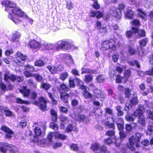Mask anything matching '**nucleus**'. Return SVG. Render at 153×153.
<instances>
[{
  "label": "nucleus",
  "instance_id": "nucleus-21",
  "mask_svg": "<svg viewBox=\"0 0 153 153\" xmlns=\"http://www.w3.org/2000/svg\"><path fill=\"white\" fill-rule=\"evenodd\" d=\"M4 79L7 82L11 81L13 82L16 80V76L14 75L11 74L9 75L7 73H6L4 75Z\"/></svg>",
  "mask_w": 153,
  "mask_h": 153
},
{
  "label": "nucleus",
  "instance_id": "nucleus-45",
  "mask_svg": "<svg viewBox=\"0 0 153 153\" xmlns=\"http://www.w3.org/2000/svg\"><path fill=\"white\" fill-rule=\"evenodd\" d=\"M55 122H52L50 123L49 127L50 128L53 130L57 131L59 129V126Z\"/></svg>",
  "mask_w": 153,
  "mask_h": 153
},
{
  "label": "nucleus",
  "instance_id": "nucleus-58",
  "mask_svg": "<svg viewBox=\"0 0 153 153\" xmlns=\"http://www.w3.org/2000/svg\"><path fill=\"white\" fill-rule=\"evenodd\" d=\"M24 74L27 78L33 77L34 74H32L30 71L25 70L24 72Z\"/></svg>",
  "mask_w": 153,
  "mask_h": 153
},
{
  "label": "nucleus",
  "instance_id": "nucleus-50",
  "mask_svg": "<svg viewBox=\"0 0 153 153\" xmlns=\"http://www.w3.org/2000/svg\"><path fill=\"white\" fill-rule=\"evenodd\" d=\"M82 94L85 99H91L92 98V94L89 91H86L85 92H83Z\"/></svg>",
  "mask_w": 153,
  "mask_h": 153
},
{
  "label": "nucleus",
  "instance_id": "nucleus-37",
  "mask_svg": "<svg viewBox=\"0 0 153 153\" xmlns=\"http://www.w3.org/2000/svg\"><path fill=\"white\" fill-rule=\"evenodd\" d=\"M125 91L124 92V94L126 98L129 99L131 96V90L128 88H126L125 89Z\"/></svg>",
  "mask_w": 153,
  "mask_h": 153
},
{
  "label": "nucleus",
  "instance_id": "nucleus-42",
  "mask_svg": "<svg viewBox=\"0 0 153 153\" xmlns=\"http://www.w3.org/2000/svg\"><path fill=\"white\" fill-rule=\"evenodd\" d=\"M128 51L130 55H133L135 54L137 52L135 49L134 48L131 46H128Z\"/></svg>",
  "mask_w": 153,
  "mask_h": 153
},
{
  "label": "nucleus",
  "instance_id": "nucleus-43",
  "mask_svg": "<svg viewBox=\"0 0 153 153\" xmlns=\"http://www.w3.org/2000/svg\"><path fill=\"white\" fill-rule=\"evenodd\" d=\"M16 102L18 104H30V102L27 100H24L20 98H16Z\"/></svg>",
  "mask_w": 153,
  "mask_h": 153
},
{
  "label": "nucleus",
  "instance_id": "nucleus-2",
  "mask_svg": "<svg viewBox=\"0 0 153 153\" xmlns=\"http://www.w3.org/2000/svg\"><path fill=\"white\" fill-rule=\"evenodd\" d=\"M142 134L141 133L137 132L135 133V136H131L129 138L128 142L127 143V147L132 151H135V148L134 147L135 145L136 147H139L140 143Z\"/></svg>",
  "mask_w": 153,
  "mask_h": 153
},
{
  "label": "nucleus",
  "instance_id": "nucleus-19",
  "mask_svg": "<svg viewBox=\"0 0 153 153\" xmlns=\"http://www.w3.org/2000/svg\"><path fill=\"white\" fill-rule=\"evenodd\" d=\"M128 8L124 13L125 18L128 19H133L134 15V12L131 7H128Z\"/></svg>",
  "mask_w": 153,
  "mask_h": 153
},
{
  "label": "nucleus",
  "instance_id": "nucleus-52",
  "mask_svg": "<svg viewBox=\"0 0 153 153\" xmlns=\"http://www.w3.org/2000/svg\"><path fill=\"white\" fill-rule=\"evenodd\" d=\"M138 121L143 126L146 125L145 117L144 116L139 117Z\"/></svg>",
  "mask_w": 153,
  "mask_h": 153
},
{
  "label": "nucleus",
  "instance_id": "nucleus-54",
  "mask_svg": "<svg viewBox=\"0 0 153 153\" xmlns=\"http://www.w3.org/2000/svg\"><path fill=\"white\" fill-rule=\"evenodd\" d=\"M10 147L9 148V150L11 153H15L18 151V148L15 146L10 144Z\"/></svg>",
  "mask_w": 153,
  "mask_h": 153
},
{
  "label": "nucleus",
  "instance_id": "nucleus-27",
  "mask_svg": "<svg viewBox=\"0 0 153 153\" xmlns=\"http://www.w3.org/2000/svg\"><path fill=\"white\" fill-rule=\"evenodd\" d=\"M54 136L56 138H59V139L62 140H65L67 136L64 134L60 133L59 131H55L54 132Z\"/></svg>",
  "mask_w": 153,
  "mask_h": 153
},
{
  "label": "nucleus",
  "instance_id": "nucleus-24",
  "mask_svg": "<svg viewBox=\"0 0 153 153\" xmlns=\"http://www.w3.org/2000/svg\"><path fill=\"white\" fill-rule=\"evenodd\" d=\"M10 144L8 143H3L0 147L1 151L3 153H6L7 151L9 150V148L10 147Z\"/></svg>",
  "mask_w": 153,
  "mask_h": 153
},
{
  "label": "nucleus",
  "instance_id": "nucleus-53",
  "mask_svg": "<svg viewBox=\"0 0 153 153\" xmlns=\"http://www.w3.org/2000/svg\"><path fill=\"white\" fill-rule=\"evenodd\" d=\"M25 70H27L31 72L36 71L34 67L29 64H27L25 66Z\"/></svg>",
  "mask_w": 153,
  "mask_h": 153
},
{
  "label": "nucleus",
  "instance_id": "nucleus-57",
  "mask_svg": "<svg viewBox=\"0 0 153 153\" xmlns=\"http://www.w3.org/2000/svg\"><path fill=\"white\" fill-rule=\"evenodd\" d=\"M153 134V125H149L147 130L146 134L150 135Z\"/></svg>",
  "mask_w": 153,
  "mask_h": 153
},
{
  "label": "nucleus",
  "instance_id": "nucleus-5",
  "mask_svg": "<svg viewBox=\"0 0 153 153\" xmlns=\"http://www.w3.org/2000/svg\"><path fill=\"white\" fill-rule=\"evenodd\" d=\"M56 44V50L58 51L62 49L68 50L71 47V44L68 42L63 40L59 41Z\"/></svg>",
  "mask_w": 153,
  "mask_h": 153
},
{
  "label": "nucleus",
  "instance_id": "nucleus-35",
  "mask_svg": "<svg viewBox=\"0 0 153 153\" xmlns=\"http://www.w3.org/2000/svg\"><path fill=\"white\" fill-rule=\"evenodd\" d=\"M143 114V111L142 110L137 109L133 113L134 116L138 117H139L142 116Z\"/></svg>",
  "mask_w": 153,
  "mask_h": 153
},
{
  "label": "nucleus",
  "instance_id": "nucleus-28",
  "mask_svg": "<svg viewBox=\"0 0 153 153\" xmlns=\"http://www.w3.org/2000/svg\"><path fill=\"white\" fill-rule=\"evenodd\" d=\"M8 16L9 18L11 19L16 24H19L22 22V20H20L19 19L13 17L11 13H9Z\"/></svg>",
  "mask_w": 153,
  "mask_h": 153
},
{
  "label": "nucleus",
  "instance_id": "nucleus-47",
  "mask_svg": "<svg viewBox=\"0 0 153 153\" xmlns=\"http://www.w3.org/2000/svg\"><path fill=\"white\" fill-rule=\"evenodd\" d=\"M105 125L109 128L112 129L113 130L115 128V126L113 123H110L109 121H107L105 123Z\"/></svg>",
  "mask_w": 153,
  "mask_h": 153
},
{
  "label": "nucleus",
  "instance_id": "nucleus-22",
  "mask_svg": "<svg viewBox=\"0 0 153 153\" xmlns=\"http://www.w3.org/2000/svg\"><path fill=\"white\" fill-rule=\"evenodd\" d=\"M61 122L60 127L61 129H64L65 125L69 123V120L68 118L65 116H62L60 118Z\"/></svg>",
  "mask_w": 153,
  "mask_h": 153
},
{
  "label": "nucleus",
  "instance_id": "nucleus-31",
  "mask_svg": "<svg viewBox=\"0 0 153 153\" xmlns=\"http://www.w3.org/2000/svg\"><path fill=\"white\" fill-rule=\"evenodd\" d=\"M33 77L36 81L38 82H42L44 81V79L42 76L39 74L34 73Z\"/></svg>",
  "mask_w": 153,
  "mask_h": 153
},
{
  "label": "nucleus",
  "instance_id": "nucleus-30",
  "mask_svg": "<svg viewBox=\"0 0 153 153\" xmlns=\"http://www.w3.org/2000/svg\"><path fill=\"white\" fill-rule=\"evenodd\" d=\"M105 135L109 136V137H110L114 139H116V137L115 136V132L113 130L107 131L105 132Z\"/></svg>",
  "mask_w": 153,
  "mask_h": 153
},
{
  "label": "nucleus",
  "instance_id": "nucleus-44",
  "mask_svg": "<svg viewBox=\"0 0 153 153\" xmlns=\"http://www.w3.org/2000/svg\"><path fill=\"white\" fill-rule=\"evenodd\" d=\"M44 48L47 50H52L54 49V45L52 44H45L43 45Z\"/></svg>",
  "mask_w": 153,
  "mask_h": 153
},
{
  "label": "nucleus",
  "instance_id": "nucleus-33",
  "mask_svg": "<svg viewBox=\"0 0 153 153\" xmlns=\"http://www.w3.org/2000/svg\"><path fill=\"white\" fill-rule=\"evenodd\" d=\"M51 87L50 84H48L47 82L44 83L42 82L41 84L40 88L45 90L46 91H48L50 89Z\"/></svg>",
  "mask_w": 153,
  "mask_h": 153
},
{
  "label": "nucleus",
  "instance_id": "nucleus-61",
  "mask_svg": "<svg viewBox=\"0 0 153 153\" xmlns=\"http://www.w3.org/2000/svg\"><path fill=\"white\" fill-rule=\"evenodd\" d=\"M133 31L131 30H127L125 33V35L126 37L128 39H131L133 35Z\"/></svg>",
  "mask_w": 153,
  "mask_h": 153
},
{
  "label": "nucleus",
  "instance_id": "nucleus-60",
  "mask_svg": "<svg viewBox=\"0 0 153 153\" xmlns=\"http://www.w3.org/2000/svg\"><path fill=\"white\" fill-rule=\"evenodd\" d=\"M123 79V76H121L120 74H117L116 76L115 82L117 83H120L122 82Z\"/></svg>",
  "mask_w": 153,
  "mask_h": 153
},
{
  "label": "nucleus",
  "instance_id": "nucleus-34",
  "mask_svg": "<svg viewBox=\"0 0 153 153\" xmlns=\"http://www.w3.org/2000/svg\"><path fill=\"white\" fill-rule=\"evenodd\" d=\"M94 95L96 98H99L101 95V90L97 89H94L93 91Z\"/></svg>",
  "mask_w": 153,
  "mask_h": 153
},
{
  "label": "nucleus",
  "instance_id": "nucleus-38",
  "mask_svg": "<svg viewBox=\"0 0 153 153\" xmlns=\"http://www.w3.org/2000/svg\"><path fill=\"white\" fill-rule=\"evenodd\" d=\"M116 110L117 111V115L118 116H121L124 114L123 112L121 110L122 107L120 105H117L115 108Z\"/></svg>",
  "mask_w": 153,
  "mask_h": 153
},
{
  "label": "nucleus",
  "instance_id": "nucleus-4",
  "mask_svg": "<svg viewBox=\"0 0 153 153\" xmlns=\"http://www.w3.org/2000/svg\"><path fill=\"white\" fill-rule=\"evenodd\" d=\"M90 149L94 152L100 151V152L99 153H106L107 152V149L104 146H100V144L97 143H95L92 144L90 147Z\"/></svg>",
  "mask_w": 153,
  "mask_h": 153
},
{
  "label": "nucleus",
  "instance_id": "nucleus-7",
  "mask_svg": "<svg viewBox=\"0 0 153 153\" xmlns=\"http://www.w3.org/2000/svg\"><path fill=\"white\" fill-rule=\"evenodd\" d=\"M42 127L43 128V131L41 130V128L38 126L35 127L34 129V138H38L39 136H41L42 134L44 135L45 134L46 126L45 124H43L42 125Z\"/></svg>",
  "mask_w": 153,
  "mask_h": 153
},
{
  "label": "nucleus",
  "instance_id": "nucleus-29",
  "mask_svg": "<svg viewBox=\"0 0 153 153\" xmlns=\"http://www.w3.org/2000/svg\"><path fill=\"white\" fill-rule=\"evenodd\" d=\"M148 42V39L147 38L140 40L139 41V43L140 48L142 49L143 47L146 46Z\"/></svg>",
  "mask_w": 153,
  "mask_h": 153
},
{
  "label": "nucleus",
  "instance_id": "nucleus-20",
  "mask_svg": "<svg viewBox=\"0 0 153 153\" xmlns=\"http://www.w3.org/2000/svg\"><path fill=\"white\" fill-rule=\"evenodd\" d=\"M58 91L60 93L62 92L67 93L70 90V88L64 83H61L57 88Z\"/></svg>",
  "mask_w": 153,
  "mask_h": 153
},
{
  "label": "nucleus",
  "instance_id": "nucleus-62",
  "mask_svg": "<svg viewBox=\"0 0 153 153\" xmlns=\"http://www.w3.org/2000/svg\"><path fill=\"white\" fill-rule=\"evenodd\" d=\"M96 79L98 82L100 83L104 81L105 80V78L103 77V75L100 74L97 77Z\"/></svg>",
  "mask_w": 153,
  "mask_h": 153
},
{
  "label": "nucleus",
  "instance_id": "nucleus-6",
  "mask_svg": "<svg viewBox=\"0 0 153 153\" xmlns=\"http://www.w3.org/2000/svg\"><path fill=\"white\" fill-rule=\"evenodd\" d=\"M16 57L15 58L14 61L15 63L18 64L19 66H23V63L22 61H25L27 59V56L25 55H24L19 51H18L16 53Z\"/></svg>",
  "mask_w": 153,
  "mask_h": 153
},
{
  "label": "nucleus",
  "instance_id": "nucleus-26",
  "mask_svg": "<svg viewBox=\"0 0 153 153\" xmlns=\"http://www.w3.org/2000/svg\"><path fill=\"white\" fill-rule=\"evenodd\" d=\"M129 101L130 102L129 104V105L131 107L133 106L137 105L138 102L139 100L137 96H134L131 97Z\"/></svg>",
  "mask_w": 153,
  "mask_h": 153
},
{
  "label": "nucleus",
  "instance_id": "nucleus-17",
  "mask_svg": "<svg viewBox=\"0 0 153 153\" xmlns=\"http://www.w3.org/2000/svg\"><path fill=\"white\" fill-rule=\"evenodd\" d=\"M137 15L138 17L144 20L147 19V13L141 8L137 9Z\"/></svg>",
  "mask_w": 153,
  "mask_h": 153
},
{
  "label": "nucleus",
  "instance_id": "nucleus-51",
  "mask_svg": "<svg viewBox=\"0 0 153 153\" xmlns=\"http://www.w3.org/2000/svg\"><path fill=\"white\" fill-rule=\"evenodd\" d=\"M74 126L72 124H69L67 126L65 131L66 132H71L73 130Z\"/></svg>",
  "mask_w": 153,
  "mask_h": 153
},
{
  "label": "nucleus",
  "instance_id": "nucleus-10",
  "mask_svg": "<svg viewBox=\"0 0 153 153\" xmlns=\"http://www.w3.org/2000/svg\"><path fill=\"white\" fill-rule=\"evenodd\" d=\"M28 45L31 48L38 50L41 48L42 45L40 42L33 39L29 40Z\"/></svg>",
  "mask_w": 153,
  "mask_h": 153
},
{
  "label": "nucleus",
  "instance_id": "nucleus-14",
  "mask_svg": "<svg viewBox=\"0 0 153 153\" xmlns=\"http://www.w3.org/2000/svg\"><path fill=\"white\" fill-rule=\"evenodd\" d=\"M19 91L24 97H28L30 95L31 90L26 86H23L22 88L19 90Z\"/></svg>",
  "mask_w": 153,
  "mask_h": 153
},
{
  "label": "nucleus",
  "instance_id": "nucleus-32",
  "mask_svg": "<svg viewBox=\"0 0 153 153\" xmlns=\"http://www.w3.org/2000/svg\"><path fill=\"white\" fill-rule=\"evenodd\" d=\"M110 28L109 26L105 25V26H103L102 27L99 28V31L100 33H105L108 32V30H110Z\"/></svg>",
  "mask_w": 153,
  "mask_h": 153
},
{
  "label": "nucleus",
  "instance_id": "nucleus-64",
  "mask_svg": "<svg viewBox=\"0 0 153 153\" xmlns=\"http://www.w3.org/2000/svg\"><path fill=\"white\" fill-rule=\"evenodd\" d=\"M3 111L6 117H11L13 115V113L8 109H3Z\"/></svg>",
  "mask_w": 153,
  "mask_h": 153
},
{
  "label": "nucleus",
  "instance_id": "nucleus-41",
  "mask_svg": "<svg viewBox=\"0 0 153 153\" xmlns=\"http://www.w3.org/2000/svg\"><path fill=\"white\" fill-rule=\"evenodd\" d=\"M70 149L72 151L76 152L79 150V147L76 144L71 143L70 146Z\"/></svg>",
  "mask_w": 153,
  "mask_h": 153
},
{
  "label": "nucleus",
  "instance_id": "nucleus-48",
  "mask_svg": "<svg viewBox=\"0 0 153 153\" xmlns=\"http://www.w3.org/2000/svg\"><path fill=\"white\" fill-rule=\"evenodd\" d=\"M113 140H114V139H112L110 137H108V138L104 139V142L105 145H110L113 143Z\"/></svg>",
  "mask_w": 153,
  "mask_h": 153
},
{
  "label": "nucleus",
  "instance_id": "nucleus-12",
  "mask_svg": "<svg viewBox=\"0 0 153 153\" xmlns=\"http://www.w3.org/2000/svg\"><path fill=\"white\" fill-rule=\"evenodd\" d=\"M13 13L20 18H22L25 15L24 13L18 7L11 10Z\"/></svg>",
  "mask_w": 153,
  "mask_h": 153
},
{
  "label": "nucleus",
  "instance_id": "nucleus-40",
  "mask_svg": "<svg viewBox=\"0 0 153 153\" xmlns=\"http://www.w3.org/2000/svg\"><path fill=\"white\" fill-rule=\"evenodd\" d=\"M45 64V62L42 60L38 59L36 60L34 63L36 66L38 67H41L43 66Z\"/></svg>",
  "mask_w": 153,
  "mask_h": 153
},
{
  "label": "nucleus",
  "instance_id": "nucleus-25",
  "mask_svg": "<svg viewBox=\"0 0 153 153\" xmlns=\"http://www.w3.org/2000/svg\"><path fill=\"white\" fill-rule=\"evenodd\" d=\"M47 68L52 74H56L59 71L58 67L49 65L47 66Z\"/></svg>",
  "mask_w": 153,
  "mask_h": 153
},
{
  "label": "nucleus",
  "instance_id": "nucleus-15",
  "mask_svg": "<svg viewBox=\"0 0 153 153\" xmlns=\"http://www.w3.org/2000/svg\"><path fill=\"white\" fill-rule=\"evenodd\" d=\"M60 97L61 100L63 103L66 105L68 103V99L70 97L68 94L62 92L60 93Z\"/></svg>",
  "mask_w": 153,
  "mask_h": 153
},
{
  "label": "nucleus",
  "instance_id": "nucleus-11",
  "mask_svg": "<svg viewBox=\"0 0 153 153\" xmlns=\"http://www.w3.org/2000/svg\"><path fill=\"white\" fill-rule=\"evenodd\" d=\"M131 30L134 33H137V36L139 38L145 37L146 36V31L144 29H139L135 27H132Z\"/></svg>",
  "mask_w": 153,
  "mask_h": 153
},
{
  "label": "nucleus",
  "instance_id": "nucleus-13",
  "mask_svg": "<svg viewBox=\"0 0 153 153\" xmlns=\"http://www.w3.org/2000/svg\"><path fill=\"white\" fill-rule=\"evenodd\" d=\"M90 17H96L97 19H100L103 16V13L99 10H91L90 12Z\"/></svg>",
  "mask_w": 153,
  "mask_h": 153
},
{
  "label": "nucleus",
  "instance_id": "nucleus-46",
  "mask_svg": "<svg viewBox=\"0 0 153 153\" xmlns=\"http://www.w3.org/2000/svg\"><path fill=\"white\" fill-rule=\"evenodd\" d=\"M68 74L67 72H64L61 73L60 75L59 79L63 81H64L68 77Z\"/></svg>",
  "mask_w": 153,
  "mask_h": 153
},
{
  "label": "nucleus",
  "instance_id": "nucleus-39",
  "mask_svg": "<svg viewBox=\"0 0 153 153\" xmlns=\"http://www.w3.org/2000/svg\"><path fill=\"white\" fill-rule=\"evenodd\" d=\"M48 96L53 103L55 104L57 103V101L56 100L54 97V96L53 95V93H52L51 92H47Z\"/></svg>",
  "mask_w": 153,
  "mask_h": 153
},
{
  "label": "nucleus",
  "instance_id": "nucleus-16",
  "mask_svg": "<svg viewBox=\"0 0 153 153\" xmlns=\"http://www.w3.org/2000/svg\"><path fill=\"white\" fill-rule=\"evenodd\" d=\"M122 14V12L118 11L115 8V10L112 11L111 16L115 18L116 20L117 21L119 22L121 19Z\"/></svg>",
  "mask_w": 153,
  "mask_h": 153
},
{
  "label": "nucleus",
  "instance_id": "nucleus-63",
  "mask_svg": "<svg viewBox=\"0 0 153 153\" xmlns=\"http://www.w3.org/2000/svg\"><path fill=\"white\" fill-rule=\"evenodd\" d=\"M125 7V5L123 3H120L118 4V7L116 8L118 11L122 12V10H123Z\"/></svg>",
  "mask_w": 153,
  "mask_h": 153
},
{
  "label": "nucleus",
  "instance_id": "nucleus-18",
  "mask_svg": "<svg viewBox=\"0 0 153 153\" xmlns=\"http://www.w3.org/2000/svg\"><path fill=\"white\" fill-rule=\"evenodd\" d=\"M76 120L79 123L88 121L89 120L88 119V117L84 114L78 113L76 118Z\"/></svg>",
  "mask_w": 153,
  "mask_h": 153
},
{
  "label": "nucleus",
  "instance_id": "nucleus-3",
  "mask_svg": "<svg viewBox=\"0 0 153 153\" xmlns=\"http://www.w3.org/2000/svg\"><path fill=\"white\" fill-rule=\"evenodd\" d=\"M47 100L44 97L41 96L38 99V100L34 101L33 104L38 106L39 108L42 111H45L47 110Z\"/></svg>",
  "mask_w": 153,
  "mask_h": 153
},
{
  "label": "nucleus",
  "instance_id": "nucleus-9",
  "mask_svg": "<svg viewBox=\"0 0 153 153\" xmlns=\"http://www.w3.org/2000/svg\"><path fill=\"white\" fill-rule=\"evenodd\" d=\"M1 4L5 7V10L8 12H9L10 8L14 9L16 7V3L8 0H5L1 2Z\"/></svg>",
  "mask_w": 153,
  "mask_h": 153
},
{
  "label": "nucleus",
  "instance_id": "nucleus-55",
  "mask_svg": "<svg viewBox=\"0 0 153 153\" xmlns=\"http://www.w3.org/2000/svg\"><path fill=\"white\" fill-rule=\"evenodd\" d=\"M27 82L29 85L32 86L34 88H36V84L34 82L33 79H29L27 80Z\"/></svg>",
  "mask_w": 153,
  "mask_h": 153
},
{
  "label": "nucleus",
  "instance_id": "nucleus-1",
  "mask_svg": "<svg viewBox=\"0 0 153 153\" xmlns=\"http://www.w3.org/2000/svg\"><path fill=\"white\" fill-rule=\"evenodd\" d=\"M117 45L116 39L111 38L102 40L100 44V49L103 51L110 50L114 52L117 51Z\"/></svg>",
  "mask_w": 153,
  "mask_h": 153
},
{
  "label": "nucleus",
  "instance_id": "nucleus-8",
  "mask_svg": "<svg viewBox=\"0 0 153 153\" xmlns=\"http://www.w3.org/2000/svg\"><path fill=\"white\" fill-rule=\"evenodd\" d=\"M0 129L6 133L5 137L7 139H10L12 137V135L14 134V132L5 125H2L0 128Z\"/></svg>",
  "mask_w": 153,
  "mask_h": 153
},
{
  "label": "nucleus",
  "instance_id": "nucleus-36",
  "mask_svg": "<svg viewBox=\"0 0 153 153\" xmlns=\"http://www.w3.org/2000/svg\"><path fill=\"white\" fill-rule=\"evenodd\" d=\"M93 1L92 5L93 7L95 10H97L100 8V4L98 3V0H91Z\"/></svg>",
  "mask_w": 153,
  "mask_h": 153
},
{
  "label": "nucleus",
  "instance_id": "nucleus-59",
  "mask_svg": "<svg viewBox=\"0 0 153 153\" xmlns=\"http://www.w3.org/2000/svg\"><path fill=\"white\" fill-rule=\"evenodd\" d=\"M133 116H134L133 114L129 115H127L125 116V119L128 121H133L135 119V118H134Z\"/></svg>",
  "mask_w": 153,
  "mask_h": 153
},
{
  "label": "nucleus",
  "instance_id": "nucleus-56",
  "mask_svg": "<svg viewBox=\"0 0 153 153\" xmlns=\"http://www.w3.org/2000/svg\"><path fill=\"white\" fill-rule=\"evenodd\" d=\"M93 77L90 75H87L85 76L84 81L87 83L92 81Z\"/></svg>",
  "mask_w": 153,
  "mask_h": 153
},
{
  "label": "nucleus",
  "instance_id": "nucleus-23",
  "mask_svg": "<svg viewBox=\"0 0 153 153\" xmlns=\"http://www.w3.org/2000/svg\"><path fill=\"white\" fill-rule=\"evenodd\" d=\"M131 71L130 69L125 70L124 72L123 83H125L128 80L129 78L131 76Z\"/></svg>",
  "mask_w": 153,
  "mask_h": 153
},
{
  "label": "nucleus",
  "instance_id": "nucleus-49",
  "mask_svg": "<svg viewBox=\"0 0 153 153\" xmlns=\"http://www.w3.org/2000/svg\"><path fill=\"white\" fill-rule=\"evenodd\" d=\"M82 94L85 99H91L92 98V94L89 91H86L85 92H83Z\"/></svg>",
  "mask_w": 153,
  "mask_h": 153
}]
</instances>
